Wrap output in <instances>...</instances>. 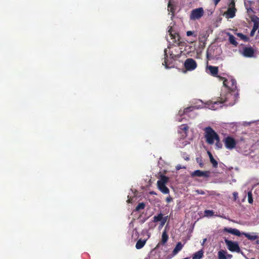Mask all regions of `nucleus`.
<instances>
[{
  "mask_svg": "<svg viewBox=\"0 0 259 259\" xmlns=\"http://www.w3.org/2000/svg\"><path fill=\"white\" fill-rule=\"evenodd\" d=\"M225 242L227 246L228 249L230 251L242 253V251L240 249L238 243L237 242L229 240L228 239H225Z\"/></svg>",
  "mask_w": 259,
  "mask_h": 259,
  "instance_id": "7ed1b4c3",
  "label": "nucleus"
},
{
  "mask_svg": "<svg viewBox=\"0 0 259 259\" xmlns=\"http://www.w3.org/2000/svg\"><path fill=\"white\" fill-rule=\"evenodd\" d=\"M219 77L220 80L223 81V85L227 88L228 92L225 94L222 93L220 95L221 96L218 98L217 101L214 102V104L227 103L231 100L232 101L229 103V105H233L234 104V101L236 97L230 92H235L237 90L236 81L232 78L227 79L222 76Z\"/></svg>",
  "mask_w": 259,
  "mask_h": 259,
  "instance_id": "f257e3e1",
  "label": "nucleus"
},
{
  "mask_svg": "<svg viewBox=\"0 0 259 259\" xmlns=\"http://www.w3.org/2000/svg\"><path fill=\"white\" fill-rule=\"evenodd\" d=\"M224 230L225 232H228L237 236H240L241 234H242V233H241L237 229L225 228Z\"/></svg>",
  "mask_w": 259,
  "mask_h": 259,
  "instance_id": "4468645a",
  "label": "nucleus"
},
{
  "mask_svg": "<svg viewBox=\"0 0 259 259\" xmlns=\"http://www.w3.org/2000/svg\"><path fill=\"white\" fill-rule=\"evenodd\" d=\"M206 142L209 145H213L214 141L219 139L218 134L210 126L204 129Z\"/></svg>",
  "mask_w": 259,
  "mask_h": 259,
  "instance_id": "f03ea898",
  "label": "nucleus"
},
{
  "mask_svg": "<svg viewBox=\"0 0 259 259\" xmlns=\"http://www.w3.org/2000/svg\"><path fill=\"white\" fill-rule=\"evenodd\" d=\"M223 142L225 144V147L228 149H233L236 145L237 142L236 140L232 137L228 136L226 137Z\"/></svg>",
  "mask_w": 259,
  "mask_h": 259,
  "instance_id": "20e7f679",
  "label": "nucleus"
},
{
  "mask_svg": "<svg viewBox=\"0 0 259 259\" xmlns=\"http://www.w3.org/2000/svg\"><path fill=\"white\" fill-rule=\"evenodd\" d=\"M254 50L252 47H244L243 49V55L245 57L251 58L253 57Z\"/></svg>",
  "mask_w": 259,
  "mask_h": 259,
  "instance_id": "1a4fd4ad",
  "label": "nucleus"
},
{
  "mask_svg": "<svg viewBox=\"0 0 259 259\" xmlns=\"http://www.w3.org/2000/svg\"><path fill=\"white\" fill-rule=\"evenodd\" d=\"M167 218H168V216H166L165 217H162V220H161V226H163L165 224V223H166V222L167 220Z\"/></svg>",
  "mask_w": 259,
  "mask_h": 259,
  "instance_id": "473e14b6",
  "label": "nucleus"
},
{
  "mask_svg": "<svg viewBox=\"0 0 259 259\" xmlns=\"http://www.w3.org/2000/svg\"><path fill=\"white\" fill-rule=\"evenodd\" d=\"M250 10L251 11H252V9L251 8H250V9H247V12H249Z\"/></svg>",
  "mask_w": 259,
  "mask_h": 259,
  "instance_id": "49530a36",
  "label": "nucleus"
},
{
  "mask_svg": "<svg viewBox=\"0 0 259 259\" xmlns=\"http://www.w3.org/2000/svg\"><path fill=\"white\" fill-rule=\"evenodd\" d=\"M214 5L216 6L221 1V0H213Z\"/></svg>",
  "mask_w": 259,
  "mask_h": 259,
  "instance_id": "a19ab883",
  "label": "nucleus"
},
{
  "mask_svg": "<svg viewBox=\"0 0 259 259\" xmlns=\"http://www.w3.org/2000/svg\"><path fill=\"white\" fill-rule=\"evenodd\" d=\"M194 34V32L191 31H188L187 32V36H191L192 35Z\"/></svg>",
  "mask_w": 259,
  "mask_h": 259,
  "instance_id": "4c0bfd02",
  "label": "nucleus"
},
{
  "mask_svg": "<svg viewBox=\"0 0 259 259\" xmlns=\"http://www.w3.org/2000/svg\"><path fill=\"white\" fill-rule=\"evenodd\" d=\"M147 241V239L142 240L140 239L138 240L136 244V248L137 249H140L143 248L145 245Z\"/></svg>",
  "mask_w": 259,
  "mask_h": 259,
  "instance_id": "f3484780",
  "label": "nucleus"
},
{
  "mask_svg": "<svg viewBox=\"0 0 259 259\" xmlns=\"http://www.w3.org/2000/svg\"><path fill=\"white\" fill-rule=\"evenodd\" d=\"M259 26V24L257 22H255L254 23L252 29L256 31V30L258 29Z\"/></svg>",
  "mask_w": 259,
  "mask_h": 259,
  "instance_id": "72a5a7b5",
  "label": "nucleus"
},
{
  "mask_svg": "<svg viewBox=\"0 0 259 259\" xmlns=\"http://www.w3.org/2000/svg\"><path fill=\"white\" fill-rule=\"evenodd\" d=\"M256 31L253 30V29H252L251 32H250V36H253L254 34V33Z\"/></svg>",
  "mask_w": 259,
  "mask_h": 259,
  "instance_id": "58836bf2",
  "label": "nucleus"
},
{
  "mask_svg": "<svg viewBox=\"0 0 259 259\" xmlns=\"http://www.w3.org/2000/svg\"><path fill=\"white\" fill-rule=\"evenodd\" d=\"M203 14L204 11L202 8H197L191 11L190 18L191 20L199 19Z\"/></svg>",
  "mask_w": 259,
  "mask_h": 259,
  "instance_id": "423d86ee",
  "label": "nucleus"
},
{
  "mask_svg": "<svg viewBox=\"0 0 259 259\" xmlns=\"http://www.w3.org/2000/svg\"><path fill=\"white\" fill-rule=\"evenodd\" d=\"M168 181V177H167L165 176H162L161 177L160 180L157 181V184H163L165 185V184L166 183H167Z\"/></svg>",
  "mask_w": 259,
  "mask_h": 259,
  "instance_id": "b1692460",
  "label": "nucleus"
},
{
  "mask_svg": "<svg viewBox=\"0 0 259 259\" xmlns=\"http://www.w3.org/2000/svg\"><path fill=\"white\" fill-rule=\"evenodd\" d=\"M238 194L237 192H234L233 193V195L234 200H236L237 199V198H238Z\"/></svg>",
  "mask_w": 259,
  "mask_h": 259,
  "instance_id": "f704fd0d",
  "label": "nucleus"
},
{
  "mask_svg": "<svg viewBox=\"0 0 259 259\" xmlns=\"http://www.w3.org/2000/svg\"><path fill=\"white\" fill-rule=\"evenodd\" d=\"M199 165L200 166V167H202L203 165V163L202 162H200L199 163Z\"/></svg>",
  "mask_w": 259,
  "mask_h": 259,
  "instance_id": "c03bdc74",
  "label": "nucleus"
},
{
  "mask_svg": "<svg viewBox=\"0 0 259 259\" xmlns=\"http://www.w3.org/2000/svg\"><path fill=\"white\" fill-rule=\"evenodd\" d=\"M227 251L224 250H221L218 252V258L219 259H227Z\"/></svg>",
  "mask_w": 259,
  "mask_h": 259,
  "instance_id": "5701e85b",
  "label": "nucleus"
},
{
  "mask_svg": "<svg viewBox=\"0 0 259 259\" xmlns=\"http://www.w3.org/2000/svg\"><path fill=\"white\" fill-rule=\"evenodd\" d=\"M196 62L192 58H188L186 60L184 63V66L187 70L191 71L197 67Z\"/></svg>",
  "mask_w": 259,
  "mask_h": 259,
  "instance_id": "0eeeda50",
  "label": "nucleus"
},
{
  "mask_svg": "<svg viewBox=\"0 0 259 259\" xmlns=\"http://www.w3.org/2000/svg\"><path fill=\"white\" fill-rule=\"evenodd\" d=\"M150 194H156V193L154 191L151 192Z\"/></svg>",
  "mask_w": 259,
  "mask_h": 259,
  "instance_id": "a18cd8bd",
  "label": "nucleus"
},
{
  "mask_svg": "<svg viewBox=\"0 0 259 259\" xmlns=\"http://www.w3.org/2000/svg\"><path fill=\"white\" fill-rule=\"evenodd\" d=\"M134 231L136 232V233H138L137 229H135Z\"/></svg>",
  "mask_w": 259,
  "mask_h": 259,
  "instance_id": "de8ad7c7",
  "label": "nucleus"
},
{
  "mask_svg": "<svg viewBox=\"0 0 259 259\" xmlns=\"http://www.w3.org/2000/svg\"><path fill=\"white\" fill-rule=\"evenodd\" d=\"M158 188L159 190L163 194H169V189L165 186V185L161 184H157Z\"/></svg>",
  "mask_w": 259,
  "mask_h": 259,
  "instance_id": "2eb2a0df",
  "label": "nucleus"
},
{
  "mask_svg": "<svg viewBox=\"0 0 259 259\" xmlns=\"http://www.w3.org/2000/svg\"><path fill=\"white\" fill-rule=\"evenodd\" d=\"M182 168L181 166L180 165H178L176 166V169L177 170H179Z\"/></svg>",
  "mask_w": 259,
  "mask_h": 259,
  "instance_id": "79ce46f5",
  "label": "nucleus"
},
{
  "mask_svg": "<svg viewBox=\"0 0 259 259\" xmlns=\"http://www.w3.org/2000/svg\"><path fill=\"white\" fill-rule=\"evenodd\" d=\"M163 214L162 213H159L157 215H155L153 217V222L156 223L159 221H161L162 219Z\"/></svg>",
  "mask_w": 259,
  "mask_h": 259,
  "instance_id": "a878e982",
  "label": "nucleus"
},
{
  "mask_svg": "<svg viewBox=\"0 0 259 259\" xmlns=\"http://www.w3.org/2000/svg\"><path fill=\"white\" fill-rule=\"evenodd\" d=\"M242 235L245 236L248 239L250 240H254L258 238V236L255 235L254 233H253L252 234H250L249 233L243 232L242 233Z\"/></svg>",
  "mask_w": 259,
  "mask_h": 259,
  "instance_id": "dca6fc26",
  "label": "nucleus"
},
{
  "mask_svg": "<svg viewBox=\"0 0 259 259\" xmlns=\"http://www.w3.org/2000/svg\"><path fill=\"white\" fill-rule=\"evenodd\" d=\"M236 35L238 37H239L242 40H244L245 42L248 41L249 40V38L247 36L244 35L241 33H238L236 34Z\"/></svg>",
  "mask_w": 259,
  "mask_h": 259,
  "instance_id": "bb28decb",
  "label": "nucleus"
},
{
  "mask_svg": "<svg viewBox=\"0 0 259 259\" xmlns=\"http://www.w3.org/2000/svg\"><path fill=\"white\" fill-rule=\"evenodd\" d=\"M204 213L206 216H211L213 214V210H205L204 211Z\"/></svg>",
  "mask_w": 259,
  "mask_h": 259,
  "instance_id": "2f4dec72",
  "label": "nucleus"
},
{
  "mask_svg": "<svg viewBox=\"0 0 259 259\" xmlns=\"http://www.w3.org/2000/svg\"><path fill=\"white\" fill-rule=\"evenodd\" d=\"M183 247V244L181 243V242H178L176 247H175L174 249L172 251V254L174 255L178 253L179 251L182 250V248Z\"/></svg>",
  "mask_w": 259,
  "mask_h": 259,
  "instance_id": "aec40b11",
  "label": "nucleus"
},
{
  "mask_svg": "<svg viewBox=\"0 0 259 259\" xmlns=\"http://www.w3.org/2000/svg\"><path fill=\"white\" fill-rule=\"evenodd\" d=\"M226 256H227V259H231L232 257V255L231 254H228L227 253L226 254Z\"/></svg>",
  "mask_w": 259,
  "mask_h": 259,
  "instance_id": "ea45409f",
  "label": "nucleus"
},
{
  "mask_svg": "<svg viewBox=\"0 0 259 259\" xmlns=\"http://www.w3.org/2000/svg\"><path fill=\"white\" fill-rule=\"evenodd\" d=\"M179 133L182 134V138L184 139L187 136L189 126L186 124H183L179 127Z\"/></svg>",
  "mask_w": 259,
  "mask_h": 259,
  "instance_id": "9b49d317",
  "label": "nucleus"
},
{
  "mask_svg": "<svg viewBox=\"0 0 259 259\" xmlns=\"http://www.w3.org/2000/svg\"><path fill=\"white\" fill-rule=\"evenodd\" d=\"M215 141H216V143H215V146H216V147L218 148V149L222 148L223 145H222V144L220 142V137L219 138L218 140H216Z\"/></svg>",
  "mask_w": 259,
  "mask_h": 259,
  "instance_id": "c756f323",
  "label": "nucleus"
},
{
  "mask_svg": "<svg viewBox=\"0 0 259 259\" xmlns=\"http://www.w3.org/2000/svg\"><path fill=\"white\" fill-rule=\"evenodd\" d=\"M168 33L170 37V39L172 40V42L180 46L181 42L180 41V36L179 33H177L172 27H169Z\"/></svg>",
  "mask_w": 259,
  "mask_h": 259,
  "instance_id": "39448f33",
  "label": "nucleus"
},
{
  "mask_svg": "<svg viewBox=\"0 0 259 259\" xmlns=\"http://www.w3.org/2000/svg\"><path fill=\"white\" fill-rule=\"evenodd\" d=\"M167 50H164V61L163 63H162V65H164L166 69L171 68L174 67L173 61H168L167 59L168 56L167 55Z\"/></svg>",
  "mask_w": 259,
  "mask_h": 259,
  "instance_id": "9d476101",
  "label": "nucleus"
},
{
  "mask_svg": "<svg viewBox=\"0 0 259 259\" xmlns=\"http://www.w3.org/2000/svg\"><path fill=\"white\" fill-rule=\"evenodd\" d=\"M196 192L199 194H201V195H204L205 194V192L202 190H197L196 191Z\"/></svg>",
  "mask_w": 259,
  "mask_h": 259,
  "instance_id": "c9c22d12",
  "label": "nucleus"
},
{
  "mask_svg": "<svg viewBox=\"0 0 259 259\" xmlns=\"http://www.w3.org/2000/svg\"><path fill=\"white\" fill-rule=\"evenodd\" d=\"M194 109H195V107H194V106L188 107L184 109V111L182 113H181V111H180L179 114H181V115H182L183 114H186L189 112L192 111Z\"/></svg>",
  "mask_w": 259,
  "mask_h": 259,
  "instance_id": "393cba45",
  "label": "nucleus"
},
{
  "mask_svg": "<svg viewBox=\"0 0 259 259\" xmlns=\"http://www.w3.org/2000/svg\"><path fill=\"white\" fill-rule=\"evenodd\" d=\"M236 9L228 8L226 12L225 13L226 17L228 19L233 18L235 16Z\"/></svg>",
  "mask_w": 259,
  "mask_h": 259,
  "instance_id": "ddd939ff",
  "label": "nucleus"
},
{
  "mask_svg": "<svg viewBox=\"0 0 259 259\" xmlns=\"http://www.w3.org/2000/svg\"><path fill=\"white\" fill-rule=\"evenodd\" d=\"M248 195V201L249 203L251 204L253 202V199L252 197V193L251 192L249 191L247 193Z\"/></svg>",
  "mask_w": 259,
  "mask_h": 259,
  "instance_id": "c85d7f7f",
  "label": "nucleus"
},
{
  "mask_svg": "<svg viewBox=\"0 0 259 259\" xmlns=\"http://www.w3.org/2000/svg\"><path fill=\"white\" fill-rule=\"evenodd\" d=\"M207 68L210 71V73L211 75L213 76L217 77L219 78V76L218 75L219 69L218 67L216 66H207Z\"/></svg>",
  "mask_w": 259,
  "mask_h": 259,
  "instance_id": "f8f14e48",
  "label": "nucleus"
},
{
  "mask_svg": "<svg viewBox=\"0 0 259 259\" xmlns=\"http://www.w3.org/2000/svg\"><path fill=\"white\" fill-rule=\"evenodd\" d=\"M145 207V204L144 202H141L138 204L135 208V211H138L141 209H144Z\"/></svg>",
  "mask_w": 259,
  "mask_h": 259,
  "instance_id": "cd10ccee",
  "label": "nucleus"
},
{
  "mask_svg": "<svg viewBox=\"0 0 259 259\" xmlns=\"http://www.w3.org/2000/svg\"><path fill=\"white\" fill-rule=\"evenodd\" d=\"M256 244H259V241L258 240L256 241Z\"/></svg>",
  "mask_w": 259,
  "mask_h": 259,
  "instance_id": "8fccbe9b",
  "label": "nucleus"
},
{
  "mask_svg": "<svg viewBox=\"0 0 259 259\" xmlns=\"http://www.w3.org/2000/svg\"><path fill=\"white\" fill-rule=\"evenodd\" d=\"M203 256V251L202 249L195 252L192 257V259H200Z\"/></svg>",
  "mask_w": 259,
  "mask_h": 259,
  "instance_id": "412c9836",
  "label": "nucleus"
},
{
  "mask_svg": "<svg viewBox=\"0 0 259 259\" xmlns=\"http://www.w3.org/2000/svg\"><path fill=\"white\" fill-rule=\"evenodd\" d=\"M210 176L209 171H201L200 170H196L192 174V177H204L208 178Z\"/></svg>",
  "mask_w": 259,
  "mask_h": 259,
  "instance_id": "6e6552de",
  "label": "nucleus"
},
{
  "mask_svg": "<svg viewBox=\"0 0 259 259\" xmlns=\"http://www.w3.org/2000/svg\"><path fill=\"white\" fill-rule=\"evenodd\" d=\"M228 35L229 36V41L230 44L234 45L235 47H237L238 44L236 40V38L234 37V36L230 33H228Z\"/></svg>",
  "mask_w": 259,
  "mask_h": 259,
  "instance_id": "6ab92c4d",
  "label": "nucleus"
},
{
  "mask_svg": "<svg viewBox=\"0 0 259 259\" xmlns=\"http://www.w3.org/2000/svg\"><path fill=\"white\" fill-rule=\"evenodd\" d=\"M172 198L170 196L166 197V201L167 203L170 202L171 201H172Z\"/></svg>",
  "mask_w": 259,
  "mask_h": 259,
  "instance_id": "e433bc0d",
  "label": "nucleus"
},
{
  "mask_svg": "<svg viewBox=\"0 0 259 259\" xmlns=\"http://www.w3.org/2000/svg\"><path fill=\"white\" fill-rule=\"evenodd\" d=\"M168 239V235H167L166 231L165 230H164L162 234L161 241V243L162 244H165L167 242Z\"/></svg>",
  "mask_w": 259,
  "mask_h": 259,
  "instance_id": "4be33fe9",
  "label": "nucleus"
},
{
  "mask_svg": "<svg viewBox=\"0 0 259 259\" xmlns=\"http://www.w3.org/2000/svg\"><path fill=\"white\" fill-rule=\"evenodd\" d=\"M230 9H236L235 8V0H231V2L229 5V8Z\"/></svg>",
  "mask_w": 259,
  "mask_h": 259,
  "instance_id": "7c9ffc66",
  "label": "nucleus"
},
{
  "mask_svg": "<svg viewBox=\"0 0 259 259\" xmlns=\"http://www.w3.org/2000/svg\"><path fill=\"white\" fill-rule=\"evenodd\" d=\"M207 154L209 156L210 161L211 163L212 164V166L214 168L218 167V161L214 159L211 153L209 151L207 152Z\"/></svg>",
  "mask_w": 259,
  "mask_h": 259,
  "instance_id": "a211bd4d",
  "label": "nucleus"
},
{
  "mask_svg": "<svg viewBox=\"0 0 259 259\" xmlns=\"http://www.w3.org/2000/svg\"><path fill=\"white\" fill-rule=\"evenodd\" d=\"M184 159H185V160H187V161L189 160V159H190L189 157H187V156L185 158H184Z\"/></svg>",
  "mask_w": 259,
  "mask_h": 259,
  "instance_id": "37998d69",
  "label": "nucleus"
},
{
  "mask_svg": "<svg viewBox=\"0 0 259 259\" xmlns=\"http://www.w3.org/2000/svg\"><path fill=\"white\" fill-rule=\"evenodd\" d=\"M248 2H249L250 4L253 3V2H252V1H249Z\"/></svg>",
  "mask_w": 259,
  "mask_h": 259,
  "instance_id": "09e8293b",
  "label": "nucleus"
}]
</instances>
